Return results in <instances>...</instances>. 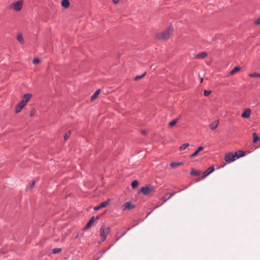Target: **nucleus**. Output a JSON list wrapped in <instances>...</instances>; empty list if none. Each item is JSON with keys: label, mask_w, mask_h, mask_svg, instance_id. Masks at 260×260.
<instances>
[{"label": "nucleus", "mask_w": 260, "mask_h": 260, "mask_svg": "<svg viewBox=\"0 0 260 260\" xmlns=\"http://www.w3.org/2000/svg\"><path fill=\"white\" fill-rule=\"evenodd\" d=\"M70 134H71V132L70 131H68L67 133H66V134H65L64 136V140H67L69 138V137H70Z\"/></svg>", "instance_id": "2f4dec72"}, {"label": "nucleus", "mask_w": 260, "mask_h": 260, "mask_svg": "<svg viewBox=\"0 0 260 260\" xmlns=\"http://www.w3.org/2000/svg\"><path fill=\"white\" fill-rule=\"evenodd\" d=\"M182 164V162H172L170 164L171 167H175L180 166Z\"/></svg>", "instance_id": "a878e982"}, {"label": "nucleus", "mask_w": 260, "mask_h": 260, "mask_svg": "<svg viewBox=\"0 0 260 260\" xmlns=\"http://www.w3.org/2000/svg\"><path fill=\"white\" fill-rule=\"evenodd\" d=\"M155 191V187L154 186L148 185H146L145 186L142 187L139 193L142 192L144 195L147 196L148 195L152 192H153Z\"/></svg>", "instance_id": "f03ea898"}, {"label": "nucleus", "mask_w": 260, "mask_h": 260, "mask_svg": "<svg viewBox=\"0 0 260 260\" xmlns=\"http://www.w3.org/2000/svg\"><path fill=\"white\" fill-rule=\"evenodd\" d=\"M68 234V233H67L66 234L63 235V236L62 237V240H64L65 238L67 236Z\"/></svg>", "instance_id": "58836bf2"}, {"label": "nucleus", "mask_w": 260, "mask_h": 260, "mask_svg": "<svg viewBox=\"0 0 260 260\" xmlns=\"http://www.w3.org/2000/svg\"><path fill=\"white\" fill-rule=\"evenodd\" d=\"M146 74V73H144L142 75L137 76L135 78V80L137 81V80H140V79H142L143 77H144L145 76Z\"/></svg>", "instance_id": "c756f323"}, {"label": "nucleus", "mask_w": 260, "mask_h": 260, "mask_svg": "<svg viewBox=\"0 0 260 260\" xmlns=\"http://www.w3.org/2000/svg\"><path fill=\"white\" fill-rule=\"evenodd\" d=\"M111 247V246H109L106 250L104 251V253H105L107 250H108L109 249H110V248Z\"/></svg>", "instance_id": "37998d69"}, {"label": "nucleus", "mask_w": 260, "mask_h": 260, "mask_svg": "<svg viewBox=\"0 0 260 260\" xmlns=\"http://www.w3.org/2000/svg\"><path fill=\"white\" fill-rule=\"evenodd\" d=\"M184 189H181L179 191H181V190H183Z\"/></svg>", "instance_id": "de8ad7c7"}, {"label": "nucleus", "mask_w": 260, "mask_h": 260, "mask_svg": "<svg viewBox=\"0 0 260 260\" xmlns=\"http://www.w3.org/2000/svg\"><path fill=\"white\" fill-rule=\"evenodd\" d=\"M203 78H202L201 79V82H203Z\"/></svg>", "instance_id": "c03bdc74"}, {"label": "nucleus", "mask_w": 260, "mask_h": 260, "mask_svg": "<svg viewBox=\"0 0 260 260\" xmlns=\"http://www.w3.org/2000/svg\"><path fill=\"white\" fill-rule=\"evenodd\" d=\"M22 6V2L18 1L16 3H12L10 6V8L13 9L14 10L19 11L21 10Z\"/></svg>", "instance_id": "7ed1b4c3"}, {"label": "nucleus", "mask_w": 260, "mask_h": 260, "mask_svg": "<svg viewBox=\"0 0 260 260\" xmlns=\"http://www.w3.org/2000/svg\"><path fill=\"white\" fill-rule=\"evenodd\" d=\"M24 106L22 105L20 103H18L16 105L15 107V112L16 113H19L20 111H21V109L24 107Z\"/></svg>", "instance_id": "ddd939ff"}, {"label": "nucleus", "mask_w": 260, "mask_h": 260, "mask_svg": "<svg viewBox=\"0 0 260 260\" xmlns=\"http://www.w3.org/2000/svg\"><path fill=\"white\" fill-rule=\"evenodd\" d=\"M70 5L69 0H62L61 2V5L63 7L65 8H68L69 7Z\"/></svg>", "instance_id": "2eb2a0df"}, {"label": "nucleus", "mask_w": 260, "mask_h": 260, "mask_svg": "<svg viewBox=\"0 0 260 260\" xmlns=\"http://www.w3.org/2000/svg\"><path fill=\"white\" fill-rule=\"evenodd\" d=\"M249 76H250L251 77H254V78L260 77V73H251V74H249Z\"/></svg>", "instance_id": "cd10ccee"}, {"label": "nucleus", "mask_w": 260, "mask_h": 260, "mask_svg": "<svg viewBox=\"0 0 260 260\" xmlns=\"http://www.w3.org/2000/svg\"><path fill=\"white\" fill-rule=\"evenodd\" d=\"M32 62L34 64H37L40 62V60L38 58H35L33 59Z\"/></svg>", "instance_id": "473e14b6"}, {"label": "nucleus", "mask_w": 260, "mask_h": 260, "mask_svg": "<svg viewBox=\"0 0 260 260\" xmlns=\"http://www.w3.org/2000/svg\"><path fill=\"white\" fill-rule=\"evenodd\" d=\"M126 232H125L122 233V234L119 236H118V234H117V241L121 237H122L123 235H124L126 234Z\"/></svg>", "instance_id": "c9c22d12"}, {"label": "nucleus", "mask_w": 260, "mask_h": 260, "mask_svg": "<svg viewBox=\"0 0 260 260\" xmlns=\"http://www.w3.org/2000/svg\"><path fill=\"white\" fill-rule=\"evenodd\" d=\"M173 31V27L172 25L169 26L166 30L161 33H158L156 37L159 40H166L170 38Z\"/></svg>", "instance_id": "f257e3e1"}, {"label": "nucleus", "mask_w": 260, "mask_h": 260, "mask_svg": "<svg viewBox=\"0 0 260 260\" xmlns=\"http://www.w3.org/2000/svg\"><path fill=\"white\" fill-rule=\"evenodd\" d=\"M190 174L193 176H200L201 175V172L192 169L190 172Z\"/></svg>", "instance_id": "a211bd4d"}, {"label": "nucleus", "mask_w": 260, "mask_h": 260, "mask_svg": "<svg viewBox=\"0 0 260 260\" xmlns=\"http://www.w3.org/2000/svg\"><path fill=\"white\" fill-rule=\"evenodd\" d=\"M30 116H33V115H34V111H31L30 112Z\"/></svg>", "instance_id": "a19ab883"}, {"label": "nucleus", "mask_w": 260, "mask_h": 260, "mask_svg": "<svg viewBox=\"0 0 260 260\" xmlns=\"http://www.w3.org/2000/svg\"><path fill=\"white\" fill-rule=\"evenodd\" d=\"M31 96L32 95L30 93L24 94L23 96L22 101L20 103L24 106Z\"/></svg>", "instance_id": "39448f33"}, {"label": "nucleus", "mask_w": 260, "mask_h": 260, "mask_svg": "<svg viewBox=\"0 0 260 260\" xmlns=\"http://www.w3.org/2000/svg\"><path fill=\"white\" fill-rule=\"evenodd\" d=\"M61 250L62 249L61 248H53L52 250V253L54 254H56L57 253L60 252Z\"/></svg>", "instance_id": "c85d7f7f"}, {"label": "nucleus", "mask_w": 260, "mask_h": 260, "mask_svg": "<svg viewBox=\"0 0 260 260\" xmlns=\"http://www.w3.org/2000/svg\"><path fill=\"white\" fill-rule=\"evenodd\" d=\"M125 209L132 210L135 208L136 206L132 204L131 202H127L124 204Z\"/></svg>", "instance_id": "1a4fd4ad"}, {"label": "nucleus", "mask_w": 260, "mask_h": 260, "mask_svg": "<svg viewBox=\"0 0 260 260\" xmlns=\"http://www.w3.org/2000/svg\"><path fill=\"white\" fill-rule=\"evenodd\" d=\"M100 89H97L95 92L94 93V94L91 96V101H93L95 99H96V98L98 97V96L99 95V94L100 93Z\"/></svg>", "instance_id": "dca6fc26"}, {"label": "nucleus", "mask_w": 260, "mask_h": 260, "mask_svg": "<svg viewBox=\"0 0 260 260\" xmlns=\"http://www.w3.org/2000/svg\"><path fill=\"white\" fill-rule=\"evenodd\" d=\"M109 204V200H107L106 201L103 202L102 203H101L100 204V207H101V208L106 207Z\"/></svg>", "instance_id": "5701e85b"}, {"label": "nucleus", "mask_w": 260, "mask_h": 260, "mask_svg": "<svg viewBox=\"0 0 260 260\" xmlns=\"http://www.w3.org/2000/svg\"><path fill=\"white\" fill-rule=\"evenodd\" d=\"M253 136V142L255 143L258 140H260V137H258L256 133H253L252 134Z\"/></svg>", "instance_id": "412c9836"}, {"label": "nucleus", "mask_w": 260, "mask_h": 260, "mask_svg": "<svg viewBox=\"0 0 260 260\" xmlns=\"http://www.w3.org/2000/svg\"><path fill=\"white\" fill-rule=\"evenodd\" d=\"M251 114V111L249 109H246L243 111L242 113L241 116L243 118H248Z\"/></svg>", "instance_id": "9b49d317"}, {"label": "nucleus", "mask_w": 260, "mask_h": 260, "mask_svg": "<svg viewBox=\"0 0 260 260\" xmlns=\"http://www.w3.org/2000/svg\"><path fill=\"white\" fill-rule=\"evenodd\" d=\"M207 53L206 52H202L200 53L197 54L195 56L196 58H202L206 57Z\"/></svg>", "instance_id": "4468645a"}, {"label": "nucleus", "mask_w": 260, "mask_h": 260, "mask_svg": "<svg viewBox=\"0 0 260 260\" xmlns=\"http://www.w3.org/2000/svg\"><path fill=\"white\" fill-rule=\"evenodd\" d=\"M35 185V181H33L30 184L29 187L30 189H32L34 187Z\"/></svg>", "instance_id": "72a5a7b5"}, {"label": "nucleus", "mask_w": 260, "mask_h": 260, "mask_svg": "<svg viewBox=\"0 0 260 260\" xmlns=\"http://www.w3.org/2000/svg\"><path fill=\"white\" fill-rule=\"evenodd\" d=\"M219 124L218 120H215L210 124V127L212 130L215 129L218 126Z\"/></svg>", "instance_id": "f8f14e48"}, {"label": "nucleus", "mask_w": 260, "mask_h": 260, "mask_svg": "<svg viewBox=\"0 0 260 260\" xmlns=\"http://www.w3.org/2000/svg\"><path fill=\"white\" fill-rule=\"evenodd\" d=\"M189 146L188 143L183 144L180 147L179 150L180 151L185 149Z\"/></svg>", "instance_id": "393cba45"}, {"label": "nucleus", "mask_w": 260, "mask_h": 260, "mask_svg": "<svg viewBox=\"0 0 260 260\" xmlns=\"http://www.w3.org/2000/svg\"><path fill=\"white\" fill-rule=\"evenodd\" d=\"M78 236H79L78 235H76V236L75 237V238H78Z\"/></svg>", "instance_id": "49530a36"}, {"label": "nucleus", "mask_w": 260, "mask_h": 260, "mask_svg": "<svg viewBox=\"0 0 260 260\" xmlns=\"http://www.w3.org/2000/svg\"><path fill=\"white\" fill-rule=\"evenodd\" d=\"M240 67L237 66L235 67L230 73V75H234L235 73L239 71L240 70Z\"/></svg>", "instance_id": "aec40b11"}, {"label": "nucleus", "mask_w": 260, "mask_h": 260, "mask_svg": "<svg viewBox=\"0 0 260 260\" xmlns=\"http://www.w3.org/2000/svg\"><path fill=\"white\" fill-rule=\"evenodd\" d=\"M180 117H181V116H179V117H178L177 118L175 119H174L173 120L171 121L169 123V126H171V127H172V126H173L174 125H175L177 123V122L178 121V120H179V119H180Z\"/></svg>", "instance_id": "6ab92c4d"}, {"label": "nucleus", "mask_w": 260, "mask_h": 260, "mask_svg": "<svg viewBox=\"0 0 260 260\" xmlns=\"http://www.w3.org/2000/svg\"><path fill=\"white\" fill-rule=\"evenodd\" d=\"M17 39L18 41L21 44H23L24 43V40L21 35H18Z\"/></svg>", "instance_id": "bb28decb"}, {"label": "nucleus", "mask_w": 260, "mask_h": 260, "mask_svg": "<svg viewBox=\"0 0 260 260\" xmlns=\"http://www.w3.org/2000/svg\"><path fill=\"white\" fill-rule=\"evenodd\" d=\"M254 24H255V25H259V24H260V18H259L257 19L254 21Z\"/></svg>", "instance_id": "f704fd0d"}, {"label": "nucleus", "mask_w": 260, "mask_h": 260, "mask_svg": "<svg viewBox=\"0 0 260 260\" xmlns=\"http://www.w3.org/2000/svg\"><path fill=\"white\" fill-rule=\"evenodd\" d=\"M94 222V217H92L89 219V221L87 222V223L86 224V225H85V226L84 228H90Z\"/></svg>", "instance_id": "f3484780"}, {"label": "nucleus", "mask_w": 260, "mask_h": 260, "mask_svg": "<svg viewBox=\"0 0 260 260\" xmlns=\"http://www.w3.org/2000/svg\"><path fill=\"white\" fill-rule=\"evenodd\" d=\"M176 192H173V193H171L170 195L168 197H164L163 198L164 202H163L162 204L166 202L168 200H169L171 197H172L174 195H175Z\"/></svg>", "instance_id": "4be33fe9"}, {"label": "nucleus", "mask_w": 260, "mask_h": 260, "mask_svg": "<svg viewBox=\"0 0 260 260\" xmlns=\"http://www.w3.org/2000/svg\"><path fill=\"white\" fill-rule=\"evenodd\" d=\"M214 171V167L213 166H210L207 170L205 171L203 173V176L202 177V179H204L206 177H207L208 175H209L210 174L212 173Z\"/></svg>", "instance_id": "0eeeda50"}, {"label": "nucleus", "mask_w": 260, "mask_h": 260, "mask_svg": "<svg viewBox=\"0 0 260 260\" xmlns=\"http://www.w3.org/2000/svg\"><path fill=\"white\" fill-rule=\"evenodd\" d=\"M136 225H137L136 224L133 225L132 226V228H134V226H135Z\"/></svg>", "instance_id": "a18cd8bd"}, {"label": "nucleus", "mask_w": 260, "mask_h": 260, "mask_svg": "<svg viewBox=\"0 0 260 260\" xmlns=\"http://www.w3.org/2000/svg\"><path fill=\"white\" fill-rule=\"evenodd\" d=\"M138 184H139V182L137 180H134L132 182V184H131L132 187L133 188H136L138 186Z\"/></svg>", "instance_id": "b1692460"}, {"label": "nucleus", "mask_w": 260, "mask_h": 260, "mask_svg": "<svg viewBox=\"0 0 260 260\" xmlns=\"http://www.w3.org/2000/svg\"><path fill=\"white\" fill-rule=\"evenodd\" d=\"M146 133V131L143 130L142 131V134H145Z\"/></svg>", "instance_id": "79ce46f5"}, {"label": "nucleus", "mask_w": 260, "mask_h": 260, "mask_svg": "<svg viewBox=\"0 0 260 260\" xmlns=\"http://www.w3.org/2000/svg\"><path fill=\"white\" fill-rule=\"evenodd\" d=\"M204 147L203 146H200L193 153H192L191 155H190L189 157L190 158H193L194 157H196L198 153L202 150L204 149Z\"/></svg>", "instance_id": "6e6552de"}, {"label": "nucleus", "mask_w": 260, "mask_h": 260, "mask_svg": "<svg viewBox=\"0 0 260 260\" xmlns=\"http://www.w3.org/2000/svg\"><path fill=\"white\" fill-rule=\"evenodd\" d=\"M235 160V155L234 153L229 152L226 153L224 156V160L230 163Z\"/></svg>", "instance_id": "20e7f679"}, {"label": "nucleus", "mask_w": 260, "mask_h": 260, "mask_svg": "<svg viewBox=\"0 0 260 260\" xmlns=\"http://www.w3.org/2000/svg\"><path fill=\"white\" fill-rule=\"evenodd\" d=\"M114 4H117L119 2V0H113Z\"/></svg>", "instance_id": "ea45409f"}, {"label": "nucleus", "mask_w": 260, "mask_h": 260, "mask_svg": "<svg viewBox=\"0 0 260 260\" xmlns=\"http://www.w3.org/2000/svg\"><path fill=\"white\" fill-rule=\"evenodd\" d=\"M109 229H101V238L102 239L101 242H100L101 243V242L104 241L106 239V234L109 232Z\"/></svg>", "instance_id": "423d86ee"}, {"label": "nucleus", "mask_w": 260, "mask_h": 260, "mask_svg": "<svg viewBox=\"0 0 260 260\" xmlns=\"http://www.w3.org/2000/svg\"><path fill=\"white\" fill-rule=\"evenodd\" d=\"M100 209H101V207H100V205L99 206H96L94 207V210H99Z\"/></svg>", "instance_id": "e433bc0d"}, {"label": "nucleus", "mask_w": 260, "mask_h": 260, "mask_svg": "<svg viewBox=\"0 0 260 260\" xmlns=\"http://www.w3.org/2000/svg\"><path fill=\"white\" fill-rule=\"evenodd\" d=\"M211 92H212L211 90H205L204 91V95L205 96H207L209 95L211 93Z\"/></svg>", "instance_id": "7c9ffc66"}, {"label": "nucleus", "mask_w": 260, "mask_h": 260, "mask_svg": "<svg viewBox=\"0 0 260 260\" xmlns=\"http://www.w3.org/2000/svg\"><path fill=\"white\" fill-rule=\"evenodd\" d=\"M246 152L243 150H238L235 152V157L239 158L240 157L245 156Z\"/></svg>", "instance_id": "9d476101"}, {"label": "nucleus", "mask_w": 260, "mask_h": 260, "mask_svg": "<svg viewBox=\"0 0 260 260\" xmlns=\"http://www.w3.org/2000/svg\"><path fill=\"white\" fill-rule=\"evenodd\" d=\"M68 234V233H67L66 234L63 235V236L62 237V240H64L65 238L67 236Z\"/></svg>", "instance_id": "4c0bfd02"}]
</instances>
